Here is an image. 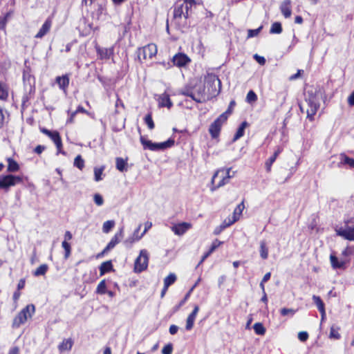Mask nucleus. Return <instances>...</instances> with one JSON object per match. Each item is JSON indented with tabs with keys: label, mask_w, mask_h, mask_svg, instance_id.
<instances>
[{
	"label": "nucleus",
	"mask_w": 354,
	"mask_h": 354,
	"mask_svg": "<svg viewBox=\"0 0 354 354\" xmlns=\"http://www.w3.org/2000/svg\"><path fill=\"white\" fill-rule=\"evenodd\" d=\"M320 93L308 91L305 102L300 104L299 107L302 112L307 113V118L310 120H313L314 115L316 114L320 106Z\"/></svg>",
	"instance_id": "obj_1"
},
{
	"label": "nucleus",
	"mask_w": 354,
	"mask_h": 354,
	"mask_svg": "<svg viewBox=\"0 0 354 354\" xmlns=\"http://www.w3.org/2000/svg\"><path fill=\"white\" fill-rule=\"evenodd\" d=\"M179 93L190 97L192 100L198 103L205 102L210 97L209 95H207L205 85L201 83L196 84L194 86H186L181 89Z\"/></svg>",
	"instance_id": "obj_2"
},
{
	"label": "nucleus",
	"mask_w": 354,
	"mask_h": 354,
	"mask_svg": "<svg viewBox=\"0 0 354 354\" xmlns=\"http://www.w3.org/2000/svg\"><path fill=\"white\" fill-rule=\"evenodd\" d=\"M205 88L207 95L215 96L221 89V82L218 77L213 73L207 74L205 77Z\"/></svg>",
	"instance_id": "obj_3"
},
{
	"label": "nucleus",
	"mask_w": 354,
	"mask_h": 354,
	"mask_svg": "<svg viewBox=\"0 0 354 354\" xmlns=\"http://www.w3.org/2000/svg\"><path fill=\"white\" fill-rule=\"evenodd\" d=\"M35 312V307L33 304L27 305L13 319L12 326L14 328H19L26 323L28 318H31Z\"/></svg>",
	"instance_id": "obj_4"
},
{
	"label": "nucleus",
	"mask_w": 354,
	"mask_h": 354,
	"mask_svg": "<svg viewBox=\"0 0 354 354\" xmlns=\"http://www.w3.org/2000/svg\"><path fill=\"white\" fill-rule=\"evenodd\" d=\"M230 169H227V170L221 169L215 173L212 177V183L213 184L216 183V185L215 187L212 188V191H214L216 189L221 187L229 183L230 179L232 178V176L230 174Z\"/></svg>",
	"instance_id": "obj_5"
},
{
	"label": "nucleus",
	"mask_w": 354,
	"mask_h": 354,
	"mask_svg": "<svg viewBox=\"0 0 354 354\" xmlns=\"http://www.w3.org/2000/svg\"><path fill=\"white\" fill-rule=\"evenodd\" d=\"M157 46L154 44H149L138 50V58L140 62L151 59L157 54Z\"/></svg>",
	"instance_id": "obj_6"
},
{
	"label": "nucleus",
	"mask_w": 354,
	"mask_h": 354,
	"mask_svg": "<svg viewBox=\"0 0 354 354\" xmlns=\"http://www.w3.org/2000/svg\"><path fill=\"white\" fill-rule=\"evenodd\" d=\"M149 263V254L145 249L141 250L139 256L136 258L134 263L136 272H141L147 268Z\"/></svg>",
	"instance_id": "obj_7"
},
{
	"label": "nucleus",
	"mask_w": 354,
	"mask_h": 354,
	"mask_svg": "<svg viewBox=\"0 0 354 354\" xmlns=\"http://www.w3.org/2000/svg\"><path fill=\"white\" fill-rule=\"evenodd\" d=\"M21 180L20 176L11 174L0 176V189L8 190L9 187L21 183Z\"/></svg>",
	"instance_id": "obj_8"
},
{
	"label": "nucleus",
	"mask_w": 354,
	"mask_h": 354,
	"mask_svg": "<svg viewBox=\"0 0 354 354\" xmlns=\"http://www.w3.org/2000/svg\"><path fill=\"white\" fill-rule=\"evenodd\" d=\"M226 117L224 115H221L214 122L210 125L209 131L213 138L218 136L222 125L226 122Z\"/></svg>",
	"instance_id": "obj_9"
},
{
	"label": "nucleus",
	"mask_w": 354,
	"mask_h": 354,
	"mask_svg": "<svg viewBox=\"0 0 354 354\" xmlns=\"http://www.w3.org/2000/svg\"><path fill=\"white\" fill-rule=\"evenodd\" d=\"M349 221H345L346 226L336 229V233L338 236L343 237L344 239L354 241V227L348 226Z\"/></svg>",
	"instance_id": "obj_10"
},
{
	"label": "nucleus",
	"mask_w": 354,
	"mask_h": 354,
	"mask_svg": "<svg viewBox=\"0 0 354 354\" xmlns=\"http://www.w3.org/2000/svg\"><path fill=\"white\" fill-rule=\"evenodd\" d=\"M124 236V227L120 228L118 232L112 237L109 243L107 244L106 248L104 249L102 253H106L108 251L113 249Z\"/></svg>",
	"instance_id": "obj_11"
},
{
	"label": "nucleus",
	"mask_w": 354,
	"mask_h": 354,
	"mask_svg": "<svg viewBox=\"0 0 354 354\" xmlns=\"http://www.w3.org/2000/svg\"><path fill=\"white\" fill-rule=\"evenodd\" d=\"M53 16H49L44 21L38 32L35 35V37L37 39L43 38L47 33L49 32L53 24Z\"/></svg>",
	"instance_id": "obj_12"
},
{
	"label": "nucleus",
	"mask_w": 354,
	"mask_h": 354,
	"mask_svg": "<svg viewBox=\"0 0 354 354\" xmlns=\"http://www.w3.org/2000/svg\"><path fill=\"white\" fill-rule=\"evenodd\" d=\"M192 228V224L187 222H182L175 224L171 227V231L178 236L183 235L187 231Z\"/></svg>",
	"instance_id": "obj_13"
},
{
	"label": "nucleus",
	"mask_w": 354,
	"mask_h": 354,
	"mask_svg": "<svg viewBox=\"0 0 354 354\" xmlns=\"http://www.w3.org/2000/svg\"><path fill=\"white\" fill-rule=\"evenodd\" d=\"M189 7L183 6L180 2L178 3L174 10V19L181 18L183 16L187 19L189 17Z\"/></svg>",
	"instance_id": "obj_14"
},
{
	"label": "nucleus",
	"mask_w": 354,
	"mask_h": 354,
	"mask_svg": "<svg viewBox=\"0 0 354 354\" xmlns=\"http://www.w3.org/2000/svg\"><path fill=\"white\" fill-rule=\"evenodd\" d=\"M174 145V140L172 138H169L165 142L156 143L152 142V145L150 147L151 151H157L165 150L167 148L171 147Z\"/></svg>",
	"instance_id": "obj_15"
},
{
	"label": "nucleus",
	"mask_w": 354,
	"mask_h": 354,
	"mask_svg": "<svg viewBox=\"0 0 354 354\" xmlns=\"http://www.w3.org/2000/svg\"><path fill=\"white\" fill-rule=\"evenodd\" d=\"M190 61V59L184 53H178L172 59L174 64L178 67L186 66Z\"/></svg>",
	"instance_id": "obj_16"
},
{
	"label": "nucleus",
	"mask_w": 354,
	"mask_h": 354,
	"mask_svg": "<svg viewBox=\"0 0 354 354\" xmlns=\"http://www.w3.org/2000/svg\"><path fill=\"white\" fill-rule=\"evenodd\" d=\"M96 51L101 59H109L113 54V48H101L96 46Z\"/></svg>",
	"instance_id": "obj_17"
},
{
	"label": "nucleus",
	"mask_w": 354,
	"mask_h": 354,
	"mask_svg": "<svg viewBox=\"0 0 354 354\" xmlns=\"http://www.w3.org/2000/svg\"><path fill=\"white\" fill-rule=\"evenodd\" d=\"M158 101L159 106L161 107H167L168 109H170L173 105V103L170 100L169 95L167 93H164L158 96Z\"/></svg>",
	"instance_id": "obj_18"
},
{
	"label": "nucleus",
	"mask_w": 354,
	"mask_h": 354,
	"mask_svg": "<svg viewBox=\"0 0 354 354\" xmlns=\"http://www.w3.org/2000/svg\"><path fill=\"white\" fill-rule=\"evenodd\" d=\"M48 137L53 141V142L56 145L58 153L65 154V152L62 151V142L59 133L57 131H53L51 134L48 136Z\"/></svg>",
	"instance_id": "obj_19"
},
{
	"label": "nucleus",
	"mask_w": 354,
	"mask_h": 354,
	"mask_svg": "<svg viewBox=\"0 0 354 354\" xmlns=\"http://www.w3.org/2000/svg\"><path fill=\"white\" fill-rule=\"evenodd\" d=\"M56 83L58 84L60 89L64 91L66 93V88L69 84V77L68 75H64L62 76H58L56 77Z\"/></svg>",
	"instance_id": "obj_20"
},
{
	"label": "nucleus",
	"mask_w": 354,
	"mask_h": 354,
	"mask_svg": "<svg viewBox=\"0 0 354 354\" xmlns=\"http://www.w3.org/2000/svg\"><path fill=\"white\" fill-rule=\"evenodd\" d=\"M280 10L285 18H289L291 16L292 10L290 0H286L281 3Z\"/></svg>",
	"instance_id": "obj_21"
},
{
	"label": "nucleus",
	"mask_w": 354,
	"mask_h": 354,
	"mask_svg": "<svg viewBox=\"0 0 354 354\" xmlns=\"http://www.w3.org/2000/svg\"><path fill=\"white\" fill-rule=\"evenodd\" d=\"M259 253L262 259L266 260L268 257V248L266 241L262 240L259 243Z\"/></svg>",
	"instance_id": "obj_22"
},
{
	"label": "nucleus",
	"mask_w": 354,
	"mask_h": 354,
	"mask_svg": "<svg viewBox=\"0 0 354 354\" xmlns=\"http://www.w3.org/2000/svg\"><path fill=\"white\" fill-rule=\"evenodd\" d=\"M73 345V342L71 338L65 339L59 345L58 348L60 352H63L65 351H70L72 348Z\"/></svg>",
	"instance_id": "obj_23"
},
{
	"label": "nucleus",
	"mask_w": 354,
	"mask_h": 354,
	"mask_svg": "<svg viewBox=\"0 0 354 354\" xmlns=\"http://www.w3.org/2000/svg\"><path fill=\"white\" fill-rule=\"evenodd\" d=\"M248 124L245 121L243 122L241 124V125L238 128V129L233 138V140H232L233 142L236 141L237 140H239V138H241V137L243 136L244 133H245V129L248 127Z\"/></svg>",
	"instance_id": "obj_24"
},
{
	"label": "nucleus",
	"mask_w": 354,
	"mask_h": 354,
	"mask_svg": "<svg viewBox=\"0 0 354 354\" xmlns=\"http://www.w3.org/2000/svg\"><path fill=\"white\" fill-rule=\"evenodd\" d=\"M244 208H245V205H244L243 202L241 203L240 204H239L236 206V207L234 210L233 215L232 217V222H236V221H238L239 219Z\"/></svg>",
	"instance_id": "obj_25"
},
{
	"label": "nucleus",
	"mask_w": 354,
	"mask_h": 354,
	"mask_svg": "<svg viewBox=\"0 0 354 354\" xmlns=\"http://www.w3.org/2000/svg\"><path fill=\"white\" fill-rule=\"evenodd\" d=\"M113 269V265L111 261L103 262L100 267V276L104 275L105 273L110 272Z\"/></svg>",
	"instance_id": "obj_26"
},
{
	"label": "nucleus",
	"mask_w": 354,
	"mask_h": 354,
	"mask_svg": "<svg viewBox=\"0 0 354 354\" xmlns=\"http://www.w3.org/2000/svg\"><path fill=\"white\" fill-rule=\"evenodd\" d=\"M116 168L120 171H124L127 170V160L122 158H116L115 159Z\"/></svg>",
	"instance_id": "obj_27"
},
{
	"label": "nucleus",
	"mask_w": 354,
	"mask_h": 354,
	"mask_svg": "<svg viewBox=\"0 0 354 354\" xmlns=\"http://www.w3.org/2000/svg\"><path fill=\"white\" fill-rule=\"evenodd\" d=\"M7 161L8 162V169H7L8 171L15 172V171H17L19 169V166L18 163L15 160H14L12 158H8L7 159Z\"/></svg>",
	"instance_id": "obj_28"
},
{
	"label": "nucleus",
	"mask_w": 354,
	"mask_h": 354,
	"mask_svg": "<svg viewBox=\"0 0 354 354\" xmlns=\"http://www.w3.org/2000/svg\"><path fill=\"white\" fill-rule=\"evenodd\" d=\"M340 160V164L348 165L351 168H354V159L349 158L344 153H341Z\"/></svg>",
	"instance_id": "obj_29"
},
{
	"label": "nucleus",
	"mask_w": 354,
	"mask_h": 354,
	"mask_svg": "<svg viewBox=\"0 0 354 354\" xmlns=\"http://www.w3.org/2000/svg\"><path fill=\"white\" fill-rule=\"evenodd\" d=\"M330 263H331L333 268L337 269V268H342L344 267V262H343V261L339 262L338 261V259L335 255L331 254L330 256Z\"/></svg>",
	"instance_id": "obj_30"
},
{
	"label": "nucleus",
	"mask_w": 354,
	"mask_h": 354,
	"mask_svg": "<svg viewBox=\"0 0 354 354\" xmlns=\"http://www.w3.org/2000/svg\"><path fill=\"white\" fill-rule=\"evenodd\" d=\"M48 270L47 264H42L39 266L33 272V275L35 277L44 275Z\"/></svg>",
	"instance_id": "obj_31"
},
{
	"label": "nucleus",
	"mask_w": 354,
	"mask_h": 354,
	"mask_svg": "<svg viewBox=\"0 0 354 354\" xmlns=\"http://www.w3.org/2000/svg\"><path fill=\"white\" fill-rule=\"evenodd\" d=\"M115 223L113 220L106 221L103 223L102 232L108 234L115 226Z\"/></svg>",
	"instance_id": "obj_32"
},
{
	"label": "nucleus",
	"mask_w": 354,
	"mask_h": 354,
	"mask_svg": "<svg viewBox=\"0 0 354 354\" xmlns=\"http://www.w3.org/2000/svg\"><path fill=\"white\" fill-rule=\"evenodd\" d=\"M315 304L317 306L319 311H324L325 310V305L322 299L317 295H313L312 297Z\"/></svg>",
	"instance_id": "obj_33"
},
{
	"label": "nucleus",
	"mask_w": 354,
	"mask_h": 354,
	"mask_svg": "<svg viewBox=\"0 0 354 354\" xmlns=\"http://www.w3.org/2000/svg\"><path fill=\"white\" fill-rule=\"evenodd\" d=\"M105 167L102 166L100 168L95 167L94 169V179L96 182L102 180V174Z\"/></svg>",
	"instance_id": "obj_34"
},
{
	"label": "nucleus",
	"mask_w": 354,
	"mask_h": 354,
	"mask_svg": "<svg viewBox=\"0 0 354 354\" xmlns=\"http://www.w3.org/2000/svg\"><path fill=\"white\" fill-rule=\"evenodd\" d=\"M282 32L281 24L279 22H274L272 24L270 33V34H280Z\"/></svg>",
	"instance_id": "obj_35"
},
{
	"label": "nucleus",
	"mask_w": 354,
	"mask_h": 354,
	"mask_svg": "<svg viewBox=\"0 0 354 354\" xmlns=\"http://www.w3.org/2000/svg\"><path fill=\"white\" fill-rule=\"evenodd\" d=\"M253 328L257 335H263L266 333V328L260 322L255 323L254 324Z\"/></svg>",
	"instance_id": "obj_36"
},
{
	"label": "nucleus",
	"mask_w": 354,
	"mask_h": 354,
	"mask_svg": "<svg viewBox=\"0 0 354 354\" xmlns=\"http://www.w3.org/2000/svg\"><path fill=\"white\" fill-rule=\"evenodd\" d=\"M176 280V276L174 273L169 274L165 279H164V285L166 287L170 286L173 284Z\"/></svg>",
	"instance_id": "obj_37"
},
{
	"label": "nucleus",
	"mask_w": 354,
	"mask_h": 354,
	"mask_svg": "<svg viewBox=\"0 0 354 354\" xmlns=\"http://www.w3.org/2000/svg\"><path fill=\"white\" fill-rule=\"evenodd\" d=\"M74 166L80 170H82V169L84 167V160L82 159L80 155H78L75 157L74 160Z\"/></svg>",
	"instance_id": "obj_38"
},
{
	"label": "nucleus",
	"mask_w": 354,
	"mask_h": 354,
	"mask_svg": "<svg viewBox=\"0 0 354 354\" xmlns=\"http://www.w3.org/2000/svg\"><path fill=\"white\" fill-rule=\"evenodd\" d=\"M106 286L105 280H102L97 285V287L96 289V292L97 294L104 295L106 292Z\"/></svg>",
	"instance_id": "obj_39"
},
{
	"label": "nucleus",
	"mask_w": 354,
	"mask_h": 354,
	"mask_svg": "<svg viewBox=\"0 0 354 354\" xmlns=\"http://www.w3.org/2000/svg\"><path fill=\"white\" fill-rule=\"evenodd\" d=\"M62 246L65 251L64 257L65 259H68L71 255V245L66 240H64L62 243Z\"/></svg>",
	"instance_id": "obj_40"
},
{
	"label": "nucleus",
	"mask_w": 354,
	"mask_h": 354,
	"mask_svg": "<svg viewBox=\"0 0 354 354\" xmlns=\"http://www.w3.org/2000/svg\"><path fill=\"white\" fill-rule=\"evenodd\" d=\"M142 238V236H131L130 237H129L128 239H127L125 241H124V244L127 245V246H131L133 243H135L136 241H139L140 239Z\"/></svg>",
	"instance_id": "obj_41"
},
{
	"label": "nucleus",
	"mask_w": 354,
	"mask_h": 354,
	"mask_svg": "<svg viewBox=\"0 0 354 354\" xmlns=\"http://www.w3.org/2000/svg\"><path fill=\"white\" fill-rule=\"evenodd\" d=\"M257 100V96L253 91H250L246 96V100L248 103H252Z\"/></svg>",
	"instance_id": "obj_42"
},
{
	"label": "nucleus",
	"mask_w": 354,
	"mask_h": 354,
	"mask_svg": "<svg viewBox=\"0 0 354 354\" xmlns=\"http://www.w3.org/2000/svg\"><path fill=\"white\" fill-rule=\"evenodd\" d=\"M145 122L146 124L148 126L149 129H153L154 128V123L150 113L147 114L145 118Z\"/></svg>",
	"instance_id": "obj_43"
},
{
	"label": "nucleus",
	"mask_w": 354,
	"mask_h": 354,
	"mask_svg": "<svg viewBox=\"0 0 354 354\" xmlns=\"http://www.w3.org/2000/svg\"><path fill=\"white\" fill-rule=\"evenodd\" d=\"M236 102L234 100H232L229 104L228 109L225 112L222 113L221 115H224V116L226 117V120L227 119L228 116L232 113V110L234 107L235 106Z\"/></svg>",
	"instance_id": "obj_44"
},
{
	"label": "nucleus",
	"mask_w": 354,
	"mask_h": 354,
	"mask_svg": "<svg viewBox=\"0 0 354 354\" xmlns=\"http://www.w3.org/2000/svg\"><path fill=\"white\" fill-rule=\"evenodd\" d=\"M140 142L142 145L145 149H148L150 150V147L152 145V142L151 140L145 139L143 136H140Z\"/></svg>",
	"instance_id": "obj_45"
},
{
	"label": "nucleus",
	"mask_w": 354,
	"mask_h": 354,
	"mask_svg": "<svg viewBox=\"0 0 354 354\" xmlns=\"http://www.w3.org/2000/svg\"><path fill=\"white\" fill-rule=\"evenodd\" d=\"M194 322H195V319L190 317L189 316L187 317V320H186V326H185V328L187 330H190L192 329V328L194 326Z\"/></svg>",
	"instance_id": "obj_46"
},
{
	"label": "nucleus",
	"mask_w": 354,
	"mask_h": 354,
	"mask_svg": "<svg viewBox=\"0 0 354 354\" xmlns=\"http://www.w3.org/2000/svg\"><path fill=\"white\" fill-rule=\"evenodd\" d=\"M93 200H94L95 203L97 206H101L104 203V199L100 194H95L93 196Z\"/></svg>",
	"instance_id": "obj_47"
},
{
	"label": "nucleus",
	"mask_w": 354,
	"mask_h": 354,
	"mask_svg": "<svg viewBox=\"0 0 354 354\" xmlns=\"http://www.w3.org/2000/svg\"><path fill=\"white\" fill-rule=\"evenodd\" d=\"M262 29V26H260L259 28L254 30H248V37H254L259 35L261 30Z\"/></svg>",
	"instance_id": "obj_48"
},
{
	"label": "nucleus",
	"mask_w": 354,
	"mask_h": 354,
	"mask_svg": "<svg viewBox=\"0 0 354 354\" xmlns=\"http://www.w3.org/2000/svg\"><path fill=\"white\" fill-rule=\"evenodd\" d=\"M276 158L274 157H270L265 163L266 168L268 172L271 171L272 165L274 162Z\"/></svg>",
	"instance_id": "obj_49"
},
{
	"label": "nucleus",
	"mask_w": 354,
	"mask_h": 354,
	"mask_svg": "<svg viewBox=\"0 0 354 354\" xmlns=\"http://www.w3.org/2000/svg\"><path fill=\"white\" fill-rule=\"evenodd\" d=\"M173 351V346L171 344H168L162 349V354H171Z\"/></svg>",
	"instance_id": "obj_50"
},
{
	"label": "nucleus",
	"mask_w": 354,
	"mask_h": 354,
	"mask_svg": "<svg viewBox=\"0 0 354 354\" xmlns=\"http://www.w3.org/2000/svg\"><path fill=\"white\" fill-rule=\"evenodd\" d=\"M295 313V310L292 308H283L281 310V315L283 316H286L288 315H293Z\"/></svg>",
	"instance_id": "obj_51"
},
{
	"label": "nucleus",
	"mask_w": 354,
	"mask_h": 354,
	"mask_svg": "<svg viewBox=\"0 0 354 354\" xmlns=\"http://www.w3.org/2000/svg\"><path fill=\"white\" fill-rule=\"evenodd\" d=\"M223 242L218 241V239H216L213 241L209 251L212 253L218 246H220Z\"/></svg>",
	"instance_id": "obj_52"
},
{
	"label": "nucleus",
	"mask_w": 354,
	"mask_h": 354,
	"mask_svg": "<svg viewBox=\"0 0 354 354\" xmlns=\"http://www.w3.org/2000/svg\"><path fill=\"white\" fill-rule=\"evenodd\" d=\"M298 338L301 342H306L308 338V334L305 331L299 332L298 333Z\"/></svg>",
	"instance_id": "obj_53"
},
{
	"label": "nucleus",
	"mask_w": 354,
	"mask_h": 354,
	"mask_svg": "<svg viewBox=\"0 0 354 354\" xmlns=\"http://www.w3.org/2000/svg\"><path fill=\"white\" fill-rule=\"evenodd\" d=\"M254 59L260 64V65H264L266 64V59L260 56L257 54H255L254 55Z\"/></svg>",
	"instance_id": "obj_54"
},
{
	"label": "nucleus",
	"mask_w": 354,
	"mask_h": 354,
	"mask_svg": "<svg viewBox=\"0 0 354 354\" xmlns=\"http://www.w3.org/2000/svg\"><path fill=\"white\" fill-rule=\"evenodd\" d=\"M7 91L1 85H0V100H5L7 98Z\"/></svg>",
	"instance_id": "obj_55"
},
{
	"label": "nucleus",
	"mask_w": 354,
	"mask_h": 354,
	"mask_svg": "<svg viewBox=\"0 0 354 354\" xmlns=\"http://www.w3.org/2000/svg\"><path fill=\"white\" fill-rule=\"evenodd\" d=\"M235 222H232V218H229L227 220L225 219L223 223L221 224L222 225V228H226L229 226H230L231 225H232L233 223H234Z\"/></svg>",
	"instance_id": "obj_56"
},
{
	"label": "nucleus",
	"mask_w": 354,
	"mask_h": 354,
	"mask_svg": "<svg viewBox=\"0 0 354 354\" xmlns=\"http://www.w3.org/2000/svg\"><path fill=\"white\" fill-rule=\"evenodd\" d=\"M7 23V15L0 17V30L5 28Z\"/></svg>",
	"instance_id": "obj_57"
},
{
	"label": "nucleus",
	"mask_w": 354,
	"mask_h": 354,
	"mask_svg": "<svg viewBox=\"0 0 354 354\" xmlns=\"http://www.w3.org/2000/svg\"><path fill=\"white\" fill-rule=\"evenodd\" d=\"M8 354H20V349L17 346H12L9 349Z\"/></svg>",
	"instance_id": "obj_58"
},
{
	"label": "nucleus",
	"mask_w": 354,
	"mask_h": 354,
	"mask_svg": "<svg viewBox=\"0 0 354 354\" xmlns=\"http://www.w3.org/2000/svg\"><path fill=\"white\" fill-rule=\"evenodd\" d=\"M199 311V307L198 306H195L194 308L193 311L189 315V317H192L196 319V317L197 316V314Z\"/></svg>",
	"instance_id": "obj_59"
},
{
	"label": "nucleus",
	"mask_w": 354,
	"mask_h": 354,
	"mask_svg": "<svg viewBox=\"0 0 354 354\" xmlns=\"http://www.w3.org/2000/svg\"><path fill=\"white\" fill-rule=\"evenodd\" d=\"M192 292L190 290L186 294L184 299L179 303L178 306H177L176 309H178L180 306H183L186 301L188 299V298L190 296Z\"/></svg>",
	"instance_id": "obj_60"
},
{
	"label": "nucleus",
	"mask_w": 354,
	"mask_h": 354,
	"mask_svg": "<svg viewBox=\"0 0 354 354\" xmlns=\"http://www.w3.org/2000/svg\"><path fill=\"white\" fill-rule=\"evenodd\" d=\"M330 337L337 339L340 338V335L337 332L335 331L334 328L332 327L330 328Z\"/></svg>",
	"instance_id": "obj_61"
},
{
	"label": "nucleus",
	"mask_w": 354,
	"mask_h": 354,
	"mask_svg": "<svg viewBox=\"0 0 354 354\" xmlns=\"http://www.w3.org/2000/svg\"><path fill=\"white\" fill-rule=\"evenodd\" d=\"M46 147L44 146L38 145L35 148L34 151L37 154H40L44 151Z\"/></svg>",
	"instance_id": "obj_62"
},
{
	"label": "nucleus",
	"mask_w": 354,
	"mask_h": 354,
	"mask_svg": "<svg viewBox=\"0 0 354 354\" xmlns=\"http://www.w3.org/2000/svg\"><path fill=\"white\" fill-rule=\"evenodd\" d=\"M178 330V327L176 325H171L169 329L171 335H175Z\"/></svg>",
	"instance_id": "obj_63"
},
{
	"label": "nucleus",
	"mask_w": 354,
	"mask_h": 354,
	"mask_svg": "<svg viewBox=\"0 0 354 354\" xmlns=\"http://www.w3.org/2000/svg\"><path fill=\"white\" fill-rule=\"evenodd\" d=\"M348 102L351 106H354V91L348 97Z\"/></svg>",
	"instance_id": "obj_64"
}]
</instances>
